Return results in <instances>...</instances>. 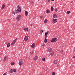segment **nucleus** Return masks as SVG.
Segmentation results:
<instances>
[{"label": "nucleus", "mask_w": 75, "mask_h": 75, "mask_svg": "<svg viewBox=\"0 0 75 75\" xmlns=\"http://www.w3.org/2000/svg\"><path fill=\"white\" fill-rule=\"evenodd\" d=\"M17 10L16 11V13H21V8L20 7L19 5L17 6Z\"/></svg>", "instance_id": "1"}, {"label": "nucleus", "mask_w": 75, "mask_h": 75, "mask_svg": "<svg viewBox=\"0 0 75 75\" xmlns=\"http://www.w3.org/2000/svg\"><path fill=\"white\" fill-rule=\"evenodd\" d=\"M21 18H22V16L21 15H19L16 18V20L17 21H19L21 19Z\"/></svg>", "instance_id": "2"}, {"label": "nucleus", "mask_w": 75, "mask_h": 75, "mask_svg": "<svg viewBox=\"0 0 75 75\" xmlns=\"http://www.w3.org/2000/svg\"><path fill=\"white\" fill-rule=\"evenodd\" d=\"M24 63V62L22 59H20L19 61L18 64L20 66H21Z\"/></svg>", "instance_id": "3"}, {"label": "nucleus", "mask_w": 75, "mask_h": 75, "mask_svg": "<svg viewBox=\"0 0 75 75\" xmlns=\"http://www.w3.org/2000/svg\"><path fill=\"white\" fill-rule=\"evenodd\" d=\"M57 38H53L51 40V42H57Z\"/></svg>", "instance_id": "4"}, {"label": "nucleus", "mask_w": 75, "mask_h": 75, "mask_svg": "<svg viewBox=\"0 0 75 75\" xmlns=\"http://www.w3.org/2000/svg\"><path fill=\"white\" fill-rule=\"evenodd\" d=\"M17 41V38H16L11 43V45H13L14 44H15V43H16V42Z\"/></svg>", "instance_id": "5"}, {"label": "nucleus", "mask_w": 75, "mask_h": 75, "mask_svg": "<svg viewBox=\"0 0 75 75\" xmlns=\"http://www.w3.org/2000/svg\"><path fill=\"white\" fill-rule=\"evenodd\" d=\"M38 58V56H35L33 59L34 61H37Z\"/></svg>", "instance_id": "6"}, {"label": "nucleus", "mask_w": 75, "mask_h": 75, "mask_svg": "<svg viewBox=\"0 0 75 75\" xmlns=\"http://www.w3.org/2000/svg\"><path fill=\"white\" fill-rule=\"evenodd\" d=\"M48 33H49V31H47V32L45 34V38H47L48 37Z\"/></svg>", "instance_id": "7"}, {"label": "nucleus", "mask_w": 75, "mask_h": 75, "mask_svg": "<svg viewBox=\"0 0 75 75\" xmlns=\"http://www.w3.org/2000/svg\"><path fill=\"white\" fill-rule=\"evenodd\" d=\"M8 57V56H5L3 60L4 62H5V61H6L7 60Z\"/></svg>", "instance_id": "8"}, {"label": "nucleus", "mask_w": 75, "mask_h": 75, "mask_svg": "<svg viewBox=\"0 0 75 75\" xmlns=\"http://www.w3.org/2000/svg\"><path fill=\"white\" fill-rule=\"evenodd\" d=\"M24 40L25 41H27L28 40V36H26L24 38Z\"/></svg>", "instance_id": "9"}, {"label": "nucleus", "mask_w": 75, "mask_h": 75, "mask_svg": "<svg viewBox=\"0 0 75 75\" xmlns=\"http://www.w3.org/2000/svg\"><path fill=\"white\" fill-rule=\"evenodd\" d=\"M23 31H28V28H23Z\"/></svg>", "instance_id": "10"}, {"label": "nucleus", "mask_w": 75, "mask_h": 75, "mask_svg": "<svg viewBox=\"0 0 75 75\" xmlns=\"http://www.w3.org/2000/svg\"><path fill=\"white\" fill-rule=\"evenodd\" d=\"M25 16H27L28 14V12L27 11H25Z\"/></svg>", "instance_id": "11"}, {"label": "nucleus", "mask_w": 75, "mask_h": 75, "mask_svg": "<svg viewBox=\"0 0 75 75\" xmlns=\"http://www.w3.org/2000/svg\"><path fill=\"white\" fill-rule=\"evenodd\" d=\"M33 52H34V50H32L31 51L30 54V55H33Z\"/></svg>", "instance_id": "12"}, {"label": "nucleus", "mask_w": 75, "mask_h": 75, "mask_svg": "<svg viewBox=\"0 0 75 75\" xmlns=\"http://www.w3.org/2000/svg\"><path fill=\"white\" fill-rule=\"evenodd\" d=\"M53 21L54 23H56L57 22V20L56 19H54L53 20Z\"/></svg>", "instance_id": "13"}, {"label": "nucleus", "mask_w": 75, "mask_h": 75, "mask_svg": "<svg viewBox=\"0 0 75 75\" xmlns=\"http://www.w3.org/2000/svg\"><path fill=\"white\" fill-rule=\"evenodd\" d=\"M50 54L51 56H52L54 55V52L52 51L50 52Z\"/></svg>", "instance_id": "14"}, {"label": "nucleus", "mask_w": 75, "mask_h": 75, "mask_svg": "<svg viewBox=\"0 0 75 75\" xmlns=\"http://www.w3.org/2000/svg\"><path fill=\"white\" fill-rule=\"evenodd\" d=\"M34 47H35V44L33 43L31 47L32 48H34Z\"/></svg>", "instance_id": "15"}, {"label": "nucleus", "mask_w": 75, "mask_h": 75, "mask_svg": "<svg viewBox=\"0 0 75 75\" xmlns=\"http://www.w3.org/2000/svg\"><path fill=\"white\" fill-rule=\"evenodd\" d=\"M46 12L47 14H48V13H50V11L48 9H47L46 11Z\"/></svg>", "instance_id": "16"}, {"label": "nucleus", "mask_w": 75, "mask_h": 75, "mask_svg": "<svg viewBox=\"0 0 75 75\" xmlns=\"http://www.w3.org/2000/svg\"><path fill=\"white\" fill-rule=\"evenodd\" d=\"M13 14L14 15H16V12L14 11H13L12 12V14Z\"/></svg>", "instance_id": "17"}, {"label": "nucleus", "mask_w": 75, "mask_h": 75, "mask_svg": "<svg viewBox=\"0 0 75 75\" xmlns=\"http://www.w3.org/2000/svg\"><path fill=\"white\" fill-rule=\"evenodd\" d=\"M54 18H57V15L55 14H54L53 15Z\"/></svg>", "instance_id": "18"}, {"label": "nucleus", "mask_w": 75, "mask_h": 75, "mask_svg": "<svg viewBox=\"0 0 75 75\" xmlns=\"http://www.w3.org/2000/svg\"><path fill=\"white\" fill-rule=\"evenodd\" d=\"M14 64H15V63L14 62H12L11 63V66L14 65Z\"/></svg>", "instance_id": "19"}, {"label": "nucleus", "mask_w": 75, "mask_h": 75, "mask_svg": "<svg viewBox=\"0 0 75 75\" xmlns=\"http://www.w3.org/2000/svg\"><path fill=\"white\" fill-rule=\"evenodd\" d=\"M42 33H43V30H41L40 31V34L41 35H42Z\"/></svg>", "instance_id": "20"}, {"label": "nucleus", "mask_w": 75, "mask_h": 75, "mask_svg": "<svg viewBox=\"0 0 75 75\" xmlns=\"http://www.w3.org/2000/svg\"><path fill=\"white\" fill-rule=\"evenodd\" d=\"M54 64H57V60H54Z\"/></svg>", "instance_id": "21"}, {"label": "nucleus", "mask_w": 75, "mask_h": 75, "mask_svg": "<svg viewBox=\"0 0 75 75\" xmlns=\"http://www.w3.org/2000/svg\"><path fill=\"white\" fill-rule=\"evenodd\" d=\"M13 70L12 69H11L10 70V71H9L10 72V73H11V74H12L13 73Z\"/></svg>", "instance_id": "22"}, {"label": "nucleus", "mask_w": 75, "mask_h": 75, "mask_svg": "<svg viewBox=\"0 0 75 75\" xmlns=\"http://www.w3.org/2000/svg\"><path fill=\"white\" fill-rule=\"evenodd\" d=\"M47 39L46 38L44 40V42L45 43H47Z\"/></svg>", "instance_id": "23"}, {"label": "nucleus", "mask_w": 75, "mask_h": 75, "mask_svg": "<svg viewBox=\"0 0 75 75\" xmlns=\"http://www.w3.org/2000/svg\"><path fill=\"white\" fill-rule=\"evenodd\" d=\"M5 7V5H4V4L2 6V9H3Z\"/></svg>", "instance_id": "24"}, {"label": "nucleus", "mask_w": 75, "mask_h": 75, "mask_svg": "<svg viewBox=\"0 0 75 75\" xmlns=\"http://www.w3.org/2000/svg\"><path fill=\"white\" fill-rule=\"evenodd\" d=\"M7 47H8H8H10V43H8L7 45Z\"/></svg>", "instance_id": "25"}, {"label": "nucleus", "mask_w": 75, "mask_h": 75, "mask_svg": "<svg viewBox=\"0 0 75 75\" xmlns=\"http://www.w3.org/2000/svg\"><path fill=\"white\" fill-rule=\"evenodd\" d=\"M52 50V49H51V48H49L48 51H49V52H51V50Z\"/></svg>", "instance_id": "26"}, {"label": "nucleus", "mask_w": 75, "mask_h": 75, "mask_svg": "<svg viewBox=\"0 0 75 75\" xmlns=\"http://www.w3.org/2000/svg\"><path fill=\"white\" fill-rule=\"evenodd\" d=\"M60 54H61V55H62V54H63V51L61 50L60 51Z\"/></svg>", "instance_id": "27"}, {"label": "nucleus", "mask_w": 75, "mask_h": 75, "mask_svg": "<svg viewBox=\"0 0 75 75\" xmlns=\"http://www.w3.org/2000/svg\"><path fill=\"white\" fill-rule=\"evenodd\" d=\"M51 11H53V10H54V8H53V7L52 6L51 7Z\"/></svg>", "instance_id": "28"}, {"label": "nucleus", "mask_w": 75, "mask_h": 75, "mask_svg": "<svg viewBox=\"0 0 75 75\" xmlns=\"http://www.w3.org/2000/svg\"><path fill=\"white\" fill-rule=\"evenodd\" d=\"M48 21V20L47 19H45L44 21V23H47V22Z\"/></svg>", "instance_id": "29"}, {"label": "nucleus", "mask_w": 75, "mask_h": 75, "mask_svg": "<svg viewBox=\"0 0 75 75\" xmlns=\"http://www.w3.org/2000/svg\"><path fill=\"white\" fill-rule=\"evenodd\" d=\"M42 61H45V58H43L42 59Z\"/></svg>", "instance_id": "30"}, {"label": "nucleus", "mask_w": 75, "mask_h": 75, "mask_svg": "<svg viewBox=\"0 0 75 75\" xmlns=\"http://www.w3.org/2000/svg\"><path fill=\"white\" fill-rule=\"evenodd\" d=\"M66 13H67V14H69V13H70V11H67Z\"/></svg>", "instance_id": "31"}, {"label": "nucleus", "mask_w": 75, "mask_h": 75, "mask_svg": "<svg viewBox=\"0 0 75 75\" xmlns=\"http://www.w3.org/2000/svg\"><path fill=\"white\" fill-rule=\"evenodd\" d=\"M43 18V16H41L40 17V18L41 20V19H42Z\"/></svg>", "instance_id": "32"}, {"label": "nucleus", "mask_w": 75, "mask_h": 75, "mask_svg": "<svg viewBox=\"0 0 75 75\" xmlns=\"http://www.w3.org/2000/svg\"><path fill=\"white\" fill-rule=\"evenodd\" d=\"M52 75H55V72H53L52 73Z\"/></svg>", "instance_id": "33"}, {"label": "nucleus", "mask_w": 75, "mask_h": 75, "mask_svg": "<svg viewBox=\"0 0 75 75\" xmlns=\"http://www.w3.org/2000/svg\"><path fill=\"white\" fill-rule=\"evenodd\" d=\"M13 70L14 72H16V69H13Z\"/></svg>", "instance_id": "34"}, {"label": "nucleus", "mask_w": 75, "mask_h": 75, "mask_svg": "<svg viewBox=\"0 0 75 75\" xmlns=\"http://www.w3.org/2000/svg\"><path fill=\"white\" fill-rule=\"evenodd\" d=\"M58 9H56L55 10V11L56 12H58Z\"/></svg>", "instance_id": "35"}, {"label": "nucleus", "mask_w": 75, "mask_h": 75, "mask_svg": "<svg viewBox=\"0 0 75 75\" xmlns=\"http://www.w3.org/2000/svg\"><path fill=\"white\" fill-rule=\"evenodd\" d=\"M3 75H7V72L4 73Z\"/></svg>", "instance_id": "36"}, {"label": "nucleus", "mask_w": 75, "mask_h": 75, "mask_svg": "<svg viewBox=\"0 0 75 75\" xmlns=\"http://www.w3.org/2000/svg\"><path fill=\"white\" fill-rule=\"evenodd\" d=\"M34 3V2L32 1L31 2V4H33Z\"/></svg>", "instance_id": "37"}, {"label": "nucleus", "mask_w": 75, "mask_h": 75, "mask_svg": "<svg viewBox=\"0 0 75 75\" xmlns=\"http://www.w3.org/2000/svg\"><path fill=\"white\" fill-rule=\"evenodd\" d=\"M45 46V44L44 43H43L42 45V46L43 47H44Z\"/></svg>", "instance_id": "38"}, {"label": "nucleus", "mask_w": 75, "mask_h": 75, "mask_svg": "<svg viewBox=\"0 0 75 75\" xmlns=\"http://www.w3.org/2000/svg\"><path fill=\"white\" fill-rule=\"evenodd\" d=\"M59 66V64H57V67H58Z\"/></svg>", "instance_id": "39"}, {"label": "nucleus", "mask_w": 75, "mask_h": 75, "mask_svg": "<svg viewBox=\"0 0 75 75\" xmlns=\"http://www.w3.org/2000/svg\"><path fill=\"white\" fill-rule=\"evenodd\" d=\"M48 2L50 3V2H51V0H48Z\"/></svg>", "instance_id": "40"}, {"label": "nucleus", "mask_w": 75, "mask_h": 75, "mask_svg": "<svg viewBox=\"0 0 75 75\" xmlns=\"http://www.w3.org/2000/svg\"><path fill=\"white\" fill-rule=\"evenodd\" d=\"M52 1H54V0H52Z\"/></svg>", "instance_id": "41"}, {"label": "nucleus", "mask_w": 75, "mask_h": 75, "mask_svg": "<svg viewBox=\"0 0 75 75\" xmlns=\"http://www.w3.org/2000/svg\"><path fill=\"white\" fill-rule=\"evenodd\" d=\"M38 1H39V0H38Z\"/></svg>", "instance_id": "42"}]
</instances>
